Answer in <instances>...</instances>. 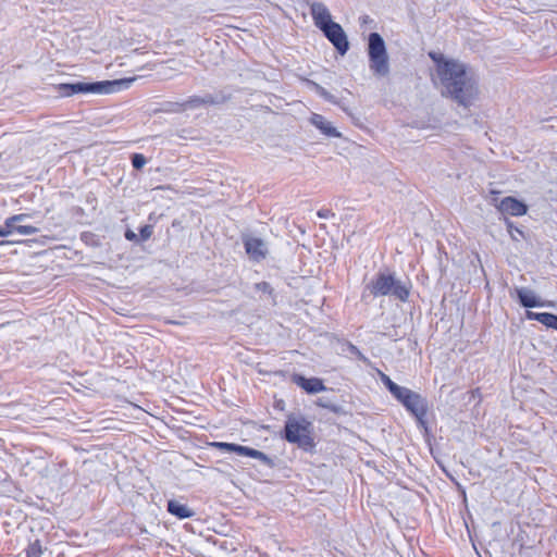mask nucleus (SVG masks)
I'll return each instance as SVG.
<instances>
[{
    "instance_id": "obj_1",
    "label": "nucleus",
    "mask_w": 557,
    "mask_h": 557,
    "mask_svg": "<svg viewBox=\"0 0 557 557\" xmlns=\"http://www.w3.org/2000/svg\"><path fill=\"white\" fill-rule=\"evenodd\" d=\"M429 55L435 63V82L440 84L442 94L467 104L476 95L472 74L465 64L441 52H430Z\"/></svg>"
},
{
    "instance_id": "obj_2",
    "label": "nucleus",
    "mask_w": 557,
    "mask_h": 557,
    "mask_svg": "<svg viewBox=\"0 0 557 557\" xmlns=\"http://www.w3.org/2000/svg\"><path fill=\"white\" fill-rule=\"evenodd\" d=\"M134 78L104 81L96 83H75V84H61L59 91L62 96L70 97L75 94H95V95H109L117 91L122 86H128Z\"/></svg>"
},
{
    "instance_id": "obj_3",
    "label": "nucleus",
    "mask_w": 557,
    "mask_h": 557,
    "mask_svg": "<svg viewBox=\"0 0 557 557\" xmlns=\"http://www.w3.org/2000/svg\"><path fill=\"white\" fill-rule=\"evenodd\" d=\"M368 55L370 70L373 74L381 77L387 76L389 73V59L385 41L377 33L369 35Z\"/></svg>"
},
{
    "instance_id": "obj_4",
    "label": "nucleus",
    "mask_w": 557,
    "mask_h": 557,
    "mask_svg": "<svg viewBox=\"0 0 557 557\" xmlns=\"http://www.w3.org/2000/svg\"><path fill=\"white\" fill-rule=\"evenodd\" d=\"M311 423L305 418H288L285 424V437L300 447L312 446Z\"/></svg>"
},
{
    "instance_id": "obj_5",
    "label": "nucleus",
    "mask_w": 557,
    "mask_h": 557,
    "mask_svg": "<svg viewBox=\"0 0 557 557\" xmlns=\"http://www.w3.org/2000/svg\"><path fill=\"white\" fill-rule=\"evenodd\" d=\"M372 294L374 296L392 295L399 300H406L409 295L407 284L396 280L392 275H380L372 284Z\"/></svg>"
},
{
    "instance_id": "obj_6",
    "label": "nucleus",
    "mask_w": 557,
    "mask_h": 557,
    "mask_svg": "<svg viewBox=\"0 0 557 557\" xmlns=\"http://www.w3.org/2000/svg\"><path fill=\"white\" fill-rule=\"evenodd\" d=\"M211 445L221 450L233 451L240 456H246V457H250V458L260 460L262 463L268 465V466L272 465V460L270 457H268L262 451L250 448V447H246V446H242V445H237V444H233V443H223V442H214Z\"/></svg>"
},
{
    "instance_id": "obj_7",
    "label": "nucleus",
    "mask_w": 557,
    "mask_h": 557,
    "mask_svg": "<svg viewBox=\"0 0 557 557\" xmlns=\"http://www.w3.org/2000/svg\"><path fill=\"white\" fill-rule=\"evenodd\" d=\"M322 32L339 53L344 54L348 50L347 37L339 24L333 23L322 29Z\"/></svg>"
},
{
    "instance_id": "obj_8",
    "label": "nucleus",
    "mask_w": 557,
    "mask_h": 557,
    "mask_svg": "<svg viewBox=\"0 0 557 557\" xmlns=\"http://www.w3.org/2000/svg\"><path fill=\"white\" fill-rule=\"evenodd\" d=\"M403 405L414 414L421 423L423 422L428 407L425 400L419 394L411 392Z\"/></svg>"
},
{
    "instance_id": "obj_9",
    "label": "nucleus",
    "mask_w": 557,
    "mask_h": 557,
    "mask_svg": "<svg viewBox=\"0 0 557 557\" xmlns=\"http://www.w3.org/2000/svg\"><path fill=\"white\" fill-rule=\"evenodd\" d=\"M310 12L314 21V25L321 30L334 23L329 9L321 2H313L310 5Z\"/></svg>"
},
{
    "instance_id": "obj_10",
    "label": "nucleus",
    "mask_w": 557,
    "mask_h": 557,
    "mask_svg": "<svg viewBox=\"0 0 557 557\" xmlns=\"http://www.w3.org/2000/svg\"><path fill=\"white\" fill-rule=\"evenodd\" d=\"M246 252L253 260L263 259L267 256L268 248L265 243L257 237L247 236L244 240Z\"/></svg>"
},
{
    "instance_id": "obj_11",
    "label": "nucleus",
    "mask_w": 557,
    "mask_h": 557,
    "mask_svg": "<svg viewBox=\"0 0 557 557\" xmlns=\"http://www.w3.org/2000/svg\"><path fill=\"white\" fill-rule=\"evenodd\" d=\"M498 210L504 214L520 216L527 213V206L513 197H505L497 205Z\"/></svg>"
},
{
    "instance_id": "obj_12",
    "label": "nucleus",
    "mask_w": 557,
    "mask_h": 557,
    "mask_svg": "<svg viewBox=\"0 0 557 557\" xmlns=\"http://www.w3.org/2000/svg\"><path fill=\"white\" fill-rule=\"evenodd\" d=\"M310 123L315 126L323 135L327 137L341 138L342 134L337 128L321 114L313 113Z\"/></svg>"
},
{
    "instance_id": "obj_13",
    "label": "nucleus",
    "mask_w": 557,
    "mask_h": 557,
    "mask_svg": "<svg viewBox=\"0 0 557 557\" xmlns=\"http://www.w3.org/2000/svg\"><path fill=\"white\" fill-rule=\"evenodd\" d=\"M293 381L309 394H315L319 392L326 391L323 381L318 377L306 379L305 376L301 375H295L293 377Z\"/></svg>"
},
{
    "instance_id": "obj_14",
    "label": "nucleus",
    "mask_w": 557,
    "mask_h": 557,
    "mask_svg": "<svg viewBox=\"0 0 557 557\" xmlns=\"http://www.w3.org/2000/svg\"><path fill=\"white\" fill-rule=\"evenodd\" d=\"M517 296L520 300V304L525 308H534V307H543L546 306L545 302H542L536 294L528 288H517ZM547 306H553L552 302H547Z\"/></svg>"
},
{
    "instance_id": "obj_15",
    "label": "nucleus",
    "mask_w": 557,
    "mask_h": 557,
    "mask_svg": "<svg viewBox=\"0 0 557 557\" xmlns=\"http://www.w3.org/2000/svg\"><path fill=\"white\" fill-rule=\"evenodd\" d=\"M527 318L529 320H536L547 327H552L557 330V315L552 313H536L532 311L527 312Z\"/></svg>"
},
{
    "instance_id": "obj_16",
    "label": "nucleus",
    "mask_w": 557,
    "mask_h": 557,
    "mask_svg": "<svg viewBox=\"0 0 557 557\" xmlns=\"http://www.w3.org/2000/svg\"><path fill=\"white\" fill-rule=\"evenodd\" d=\"M168 510L181 519L189 518L194 515V512L186 505L177 500H170L168 504Z\"/></svg>"
},
{
    "instance_id": "obj_17",
    "label": "nucleus",
    "mask_w": 557,
    "mask_h": 557,
    "mask_svg": "<svg viewBox=\"0 0 557 557\" xmlns=\"http://www.w3.org/2000/svg\"><path fill=\"white\" fill-rule=\"evenodd\" d=\"M27 219L26 214H16L5 220L4 226L1 227L2 232H9V236L16 232L17 223H22Z\"/></svg>"
},
{
    "instance_id": "obj_18",
    "label": "nucleus",
    "mask_w": 557,
    "mask_h": 557,
    "mask_svg": "<svg viewBox=\"0 0 557 557\" xmlns=\"http://www.w3.org/2000/svg\"><path fill=\"white\" fill-rule=\"evenodd\" d=\"M412 391L407 388V387H404V386H397L396 389H394L392 392L393 396L399 400L401 404L405 401V399L407 398V396H409V394L411 393Z\"/></svg>"
},
{
    "instance_id": "obj_19",
    "label": "nucleus",
    "mask_w": 557,
    "mask_h": 557,
    "mask_svg": "<svg viewBox=\"0 0 557 557\" xmlns=\"http://www.w3.org/2000/svg\"><path fill=\"white\" fill-rule=\"evenodd\" d=\"M15 230H16V233H18L21 235H33V234H36L39 231L35 226L23 225V224H17Z\"/></svg>"
},
{
    "instance_id": "obj_20",
    "label": "nucleus",
    "mask_w": 557,
    "mask_h": 557,
    "mask_svg": "<svg viewBox=\"0 0 557 557\" xmlns=\"http://www.w3.org/2000/svg\"><path fill=\"white\" fill-rule=\"evenodd\" d=\"M132 163L135 169H141L146 164V158L143 154H134Z\"/></svg>"
},
{
    "instance_id": "obj_21",
    "label": "nucleus",
    "mask_w": 557,
    "mask_h": 557,
    "mask_svg": "<svg viewBox=\"0 0 557 557\" xmlns=\"http://www.w3.org/2000/svg\"><path fill=\"white\" fill-rule=\"evenodd\" d=\"M381 380L385 384V386L388 388V391L392 393L396 387L398 386L396 383H394L389 376H387L384 373H381Z\"/></svg>"
},
{
    "instance_id": "obj_22",
    "label": "nucleus",
    "mask_w": 557,
    "mask_h": 557,
    "mask_svg": "<svg viewBox=\"0 0 557 557\" xmlns=\"http://www.w3.org/2000/svg\"><path fill=\"white\" fill-rule=\"evenodd\" d=\"M381 380L385 384V386L388 388V391L392 393L396 387L398 386L396 383H394L389 376H387L384 373H381Z\"/></svg>"
},
{
    "instance_id": "obj_23",
    "label": "nucleus",
    "mask_w": 557,
    "mask_h": 557,
    "mask_svg": "<svg viewBox=\"0 0 557 557\" xmlns=\"http://www.w3.org/2000/svg\"><path fill=\"white\" fill-rule=\"evenodd\" d=\"M381 380L385 384V386L388 388V391L392 393L396 387L398 386L396 383H394L389 376H387L384 373H381Z\"/></svg>"
},
{
    "instance_id": "obj_24",
    "label": "nucleus",
    "mask_w": 557,
    "mask_h": 557,
    "mask_svg": "<svg viewBox=\"0 0 557 557\" xmlns=\"http://www.w3.org/2000/svg\"><path fill=\"white\" fill-rule=\"evenodd\" d=\"M152 235V227L150 225H145L140 230V237L143 240H147Z\"/></svg>"
},
{
    "instance_id": "obj_25",
    "label": "nucleus",
    "mask_w": 557,
    "mask_h": 557,
    "mask_svg": "<svg viewBox=\"0 0 557 557\" xmlns=\"http://www.w3.org/2000/svg\"><path fill=\"white\" fill-rule=\"evenodd\" d=\"M125 237L128 240H136L137 239V234L135 232H133L132 230H127L126 233H125Z\"/></svg>"
},
{
    "instance_id": "obj_26",
    "label": "nucleus",
    "mask_w": 557,
    "mask_h": 557,
    "mask_svg": "<svg viewBox=\"0 0 557 557\" xmlns=\"http://www.w3.org/2000/svg\"><path fill=\"white\" fill-rule=\"evenodd\" d=\"M257 287L262 289L263 292H267L270 288L269 284L265 282L258 284Z\"/></svg>"
},
{
    "instance_id": "obj_27",
    "label": "nucleus",
    "mask_w": 557,
    "mask_h": 557,
    "mask_svg": "<svg viewBox=\"0 0 557 557\" xmlns=\"http://www.w3.org/2000/svg\"><path fill=\"white\" fill-rule=\"evenodd\" d=\"M169 64L175 65L173 69L177 70L181 66V62H177L175 60L169 61Z\"/></svg>"
},
{
    "instance_id": "obj_28",
    "label": "nucleus",
    "mask_w": 557,
    "mask_h": 557,
    "mask_svg": "<svg viewBox=\"0 0 557 557\" xmlns=\"http://www.w3.org/2000/svg\"><path fill=\"white\" fill-rule=\"evenodd\" d=\"M10 244V242H0V245H7Z\"/></svg>"
}]
</instances>
